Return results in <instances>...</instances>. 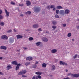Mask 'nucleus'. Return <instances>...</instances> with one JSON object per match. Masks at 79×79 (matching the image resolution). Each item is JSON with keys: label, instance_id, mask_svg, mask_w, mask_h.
Returning a JSON list of instances; mask_svg holds the SVG:
<instances>
[{"label": "nucleus", "instance_id": "nucleus-1", "mask_svg": "<svg viewBox=\"0 0 79 79\" xmlns=\"http://www.w3.org/2000/svg\"><path fill=\"white\" fill-rule=\"evenodd\" d=\"M27 72V71L26 70H23L19 72L18 73V75H22L23 74H26Z\"/></svg>", "mask_w": 79, "mask_h": 79}, {"label": "nucleus", "instance_id": "nucleus-2", "mask_svg": "<svg viewBox=\"0 0 79 79\" xmlns=\"http://www.w3.org/2000/svg\"><path fill=\"white\" fill-rule=\"evenodd\" d=\"M59 13L60 15H62V16H64L65 14V12H64V10H60V11Z\"/></svg>", "mask_w": 79, "mask_h": 79}, {"label": "nucleus", "instance_id": "nucleus-3", "mask_svg": "<svg viewBox=\"0 0 79 79\" xmlns=\"http://www.w3.org/2000/svg\"><path fill=\"white\" fill-rule=\"evenodd\" d=\"M5 11L6 13V17H8L10 16V13L8 12L7 10L5 9Z\"/></svg>", "mask_w": 79, "mask_h": 79}, {"label": "nucleus", "instance_id": "nucleus-4", "mask_svg": "<svg viewBox=\"0 0 79 79\" xmlns=\"http://www.w3.org/2000/svg\"><path fill=\"white\" fill-rule=\"evenodd\" d=\"M1 38L2 39L6 40V39H8V37L6 35H3L2 36Z\"/></svg>", "mask_w": 79, "mask_h": 79}, {"label": "nucleus", "instance_id": "nucleus-5", "mask_svg": "<svg viewBox=\"0 0 79 79\" xmlns=\"http://www.w3.org/2000/svg\"><path fill=\"white\" fill-rule=\"evenodd\" d=\"M26 2L27 5V6H30V5H31V2L28 0L26 1Z\"/></svg>", "mask_w": 79, "mask_h": 79}, {"label": "nucleus", "instance_id": "nucleus-6", "mask_svg": "<svg viewBox=\"0 0 79 79\" xmlns=\"http://www.w3.org/2000/svg\"><path fill=\"white\" fill-rule=\"evenodd\" d=\"M17 39H21L23 37V36L22 35H18L16 36Z\"/></svg>", "mask_w": 79, "mask_h": 79}, {"label": "nucleus", "instance_id": "nucleus-7", "mask_svg": "<svg viewBox=\"0 0 79 79\" xmlns=\"http://www.w3.org/2000/svg\"><path fill=\"white\" fill-rule=\"evenodd\" d=\"M60 65H64V64L65 65H67V63H65L64 62H62V61H60Z\"/></svg>", "mask_w": 79, "mask_h": 79}, {"label": "nucleus", "instance_id": "nucleus-8", "mask_svg": "<svg viewBox=\"0 0 79 79\" xmlns=\"http://www.w3.org/2000/svg\"><path fill=\"white\" fill-rule=\"evenodd\" d=\"M72 76L74 77H79V73L78 74H73Z\"/></svg>", "mask_w": 79, "mask_h": 79}, {"label": "nucleus", "instance_id": "nucleus-9", "mask_svg": "<svg viewBox=\"0 0 79 79\" xmlns=\"http://www.w3.org/2000/svg\"><path fill=\"white\" fill-rule=\"evenodd\" d=\"M0 49L3 50H6V47L5 46H2L0 47Z\"/></svg>", "mask_w": 79, "mask_h": 79}, {"label": "nucleus", "instance_id": "nucleus-10", "mask_svg": "<svg viewBox=\"0 0 79 79\" xmlns=\"http://www.w3.org/2000/svg\"><path fill=\"white\" fill-rule=\"evenodd\" d=\"M40 7H37L35 9L34 11L38 12V11H40Z\"/></svg>", "mask_w": 79, "mask_h": 79}, {"label": "nucleus", "instance_id": "nucleus-11", "mask_svg": "<svg viewBox=\"0 0 79 79\" xmlns=\"http://www.w3.org/2000/svg\"><path fill=\"white\" fill-rule=\"evenodd\" d=\"M26 60H29L30 61L32 60V57H28L26 58Z\"/></svg>", "mask_w": 79, "mask_h": 79}, {"label": "nucleus", "instance_id": "nucleus-12", "mask_svg": "<svg viewBox=\"0 0 79 79\" xmlns=\"http://www.w3.org/2000/svg\"><path fill=\"white\" fill-rule=\"evenodd\" d=\"M70 12V11L68 9L65 10V14H69Z\"/></svg>", "mask_w": 79, "mask_h": 79}, {"label": "nucleus", "instance_id": "nucleus-13", "mask_svg": "<svg viewBox=\"0 0 79 79\" xmlns=\"http://www.w3.org/2000/svg\"><path fill=\"white\" fill-rule=\"evenodd\" d=\"M39 27V25L38 24H35L33 25V27H34V28H37L38 27Z\"/></svg>", "mask_w": 79, "mask_h": 79}, {"label": "nucleus", "instance_id": "nucleus-14", "mask_svg": "<svg viewBox=\"0 0 79 79\" xmlns=\"http://www.w3.org/2000/svg\"><path fill=\"white\" fill-rule=\"evenodd\" d=\"M43 41L45 42H47L48 41V39L45 37H44L43 38Z\"/></svg>", "mask_w": 79, "mask_h": 79}, {"label": "nucleus", "instance_id": "nucleus-15", "mask_svg": "<svg viewBox=\"0 0 79 79\" xmlns=\"http://www.w3.org/2000/svg\"><path fill=\"white\" fill-rule=\"evenodd\" d=\"M57 52V50L56 49H52L51 51L52 53H56Z\"/></svg>", "mask_w": 79, "mask_h": 79}, {"label": "nucleus", "instance_id": "nucleus-16", "mask_svg": "<svg viewBox=\"0 0 79 79\" xmlns=\"http://www.w3.org/2000/svg\"><path fill=\"white\" fill-rule=\"evenodd\" d=\"M55 66L53 65H52V71H54V70H55Z\"/></svg>", "mask_w": 79, "mask_h": 79}, {"label": "nucleus", "instance_id": "nucleus-17", "mask_svg": "<svg viewBox=\"0 0 79 79\" xmlns=\"http://www.w3.org/2000/svg\"><path fill=\"white\" fill-rule=\"evenodd\" d=\"M11 64H15V65L16 66L17 65V62L16 61H13L11 62Z\"/></svg>", "mask_w": 79, "mask_h": 79}, {"label": "nucleus", "instance_id": "nucleus-18", "mask_svg": "<svg viewBox=\"0 0 79 79\" xmlns=\"http://www.w3.org/2000/svg\"><path fill=\"white\" fill-rule=\"evenodd\" d=\"M12 67L10 65H9L8 66H7V70H9L10 68H12Z\"/></svg>", "mask_w": 79, "mask_h": 79}, {"label": "nucleus", "instance_id": "nucleus-19", "mask_svg": "<svg viewBox=\"0 0 79 79\" xmlns=\"http://www.w3.org/2000/svg\"><path fill=\"white\" fill-rule=\"evenodd\" d=\"M42 66L43 68H45V67L47 66V64L45 63H44L42 64Z\"/></svg>", "mask_w": 79, "mask_h": 79}, {"label": "nucleus", "instance_id": "nucleus-20", "mask_svg": "<svg viewBox=\"0 0 79 79\" xmlns=\"http://www.w3.org/2000/svg\"><path fill=\"white\" fill-rule=\"evenodd\" d=\"M56 8H57V9H63V7H61V6H56Z\"/></svg>", "mask_w": 79, "mask_h": 79}, {"label": "nucleus", "instance_id": "nucleus-21", "mask_svg": "<svg viewBox=\"0 0 79 79\" xmlns=\"http://www.w3.org/2000/svg\"><path fill=\"white\" fill-rule=\"evenodd\" d=\"M25 14L26 15H27V14L31 15V12L30 11H28L27 12H26Z\"/></svg>", "mask_w": 79, "mask_h": 79}, {"label": "nucleus", "instance_id": "nucleus-22", "mask_svg": "<svg viewBox=\"0 0 79 79\" xmlns=\"http://www.w3.org/2000/svg\"><path fill=\"white\" fill-rule=\"evenodd\" d=\"M41 43L40 42H38L36 43V46H39L40 45Z\"/></svg>", "mask_w": 79, "mask_h": 79}, {"label": "nucleus", "instance_id": "nucleus-23", "mask_svg": "<svg viewBox=\"0 0 79 79\" xmlns=\"http://www.w3.org/2000/svg\"><path fill=\"white\" fill-rule=\"evenodd\" d=\"M35 74L37 75H41V74H42V73L40 72H36Z\"/></svg>", "mask_w": 79, "mask_h": 79}, {"label": "nucleus", "instance_id": "nucleus-24", "mask_svg": "<svg viewBox=\"0 0 79 79\" xmlns=\"http://www.w3.org/2000/svg\"><path fill=\"white\" fill-rule=\"evenodd\" d=\"M30 64V62H26L25 64L26 66H27L28 65H29V64Z\"/></svg>", "mask_w": 79, "mask_h": 79}, {"label": "nucleus", "instance_id": "nucleus-25", "mask_svg": "<svg viewBox=\"0 0 79 79\" xmlns=\"http://www.w3.org/2000/svg\"><path fill=\"white\" fill-rule=\"evenodd\" d=\"M28 39L29 40L31 41L32 40H33V38L32 37H30Z\"/></svg>", "mask_w": 79, "mask_h": 79}, {"label": "nucleus", "instance_id": "nucleus-26", "mask_svg": "<svg viewBox=\"0 0 79 79\" xmlns=\"http://www.w3.org/2000/svg\"><path fill=\"white\" fill-rule=\"evenodd\" d=\"M52 24L55 25V24H57V22L55 21H52Z\"/></svg>", "mask_w": 79, "mask_h": 79}, {"label": "nucleus", "instance_id": "nucleus-27", "mask_svg": "<svg viewBox=\"0 0 79 79\" xmlns=\"http://www.w3.org/2000/svg\"><path fill=\"white\" fill-rule=\"evenodd\" d=\"M67 36L69 37H71V33H69L67 35Z\"/></svg>", "mask_w": 79, "mask_h": 79}, {"label": "nucleus", "instance_id": "nucleus-28", "mask_svg": "<svg viewBox=\"0 0 79 79\" xmlns=\"http://www.w3.org/2000/svg\"><path fill=\"white\" fill-rule=\"evenodd\" d=\"M0 25L1 26H4V23L3 22H1V23H0Z\"/></svg>", "mask_w": 79, "mask_h": 79}, {"label": "nucleus", "instance_id": "nucleus-29", "mask_svg": "<svg viewBox=\"0 0 79 79\" xmlns=\"http://www.w3.org/2000/svg\"><path fill=\"white\" fill-rule=\"evenodd\" d=\"M73 74H71V73H69L67 75V76H73Z\"/></svg>", "mask_w": 79, "mask_h": 79}, {"label": "nucleus", "instance_id": "nucleus-30", "mask_svg": "<svg viewBox=\"0 0 79 79\" xmlns=\"http://www.w3.org/2000/svg\"><path fill=\"white\" fill-rule=\"evenodd\" d=\"M32 67L33 68H35L37 67V65H32Z\"/></svg>", "mask_w": 79, "mask_h": 79}, {"label": "nucleus", "instance_id": "nucleus-31", "mask_svg": "<svg viewBox=\"0 0 79 79\" xmlns=\"http://www.w3.org/2000/svg\"><path fill=\"white\" fill-rule=\"evenodd\" d=\"M55 5H52L51 6L50 8H55Z\"/></svg>", "mask_w": 79, "mask_h": 79}, {"label": "nucleus", "instance_id": "nucleus-32", "mask_svg": "<svg viewBox=\"0 0 79 79\" xmlns=\"http://www.w3.org/2000/svg\"><path fill=\"white\" fill-rule=\"evenodd\" d=\"M77 56V54L75 55V56H74V57H73V59L74 60V59H76V57Z\"/></svg>", "mask_w": 79, "mask_h": 79}, {"label": "nucleus", "instance_id": "nucleus-33", "mask_svg": "<svg viewBox=\"0 0 79 79\" xmlns=\"http://www.w3.org/2000/svg\"><path fill=\"white\" fill-rule=\"evenodd\" d=\"M10 4H11V5H15V3L13 1H11L10 2Z\"/></svg>", "mask_w": 79, "mask_h": 79}, {"label": "nucleus", "instance_id": "nucleus-34", "mask_svg": "<svg viewBox=\"0 0 79 79\" xmlns=\"http://www.w3.org/2000/svg\"><path fill=\"white\" fill-rule=\"evenodd\" d=\"M19 67L18 66H17L16 67L15 70L16 71H17L18 69H19Z\"/></svg>", "mask_w": 79, "mask_h": 79}, {"label": "nucleus", "instance_id": "nucleus-35", "mask_svg": "<svg viewBox=\"0 0 79 79\" xmlns=\"http://www.w3.org/2000/svg\"><path fill=\"white\" fill-rule=\"evenodd\" d=\"M56 13L57 14V15H58L59 13V10H56Z\"/></svg>", "mask_w": 79, "mask_h": 79}, {"label": "nucleus", "instance_id": "nucleus-36", "mask_svg": "<svg viewBox=\"0 0 79 79\" xmlns=\"http://www.w3.org/2000/svg\"><path fill=\"white\" fill-rule=\"evenodd\" d=\"M52 27L53 29H56V26H52Z\"/></svg>", "mask_w": 79, "mask_h": 79}, {"label": "nucleus", "instance_id": "nucleus-37", "mask_svg": "<svg viewBox=\"0 0 79 79\" xmlns=\"http://www.w3.org/2000/svg\"><path fill=\"white\" fill-rule=\"evenodd\" d=\"M12 31V30H10L7 31V32H8V33H10V32H11Z\"/></svg>", "mask_w": 79, "mask_h": 79}, {"label": "nucleus", "instance_id": "nucleus-38", "mask_svg": "<svg viewBox=\"0 0 79 79\" xmlns=\"http://www.w3.org/2000/svg\"><path fill=\"white\" fill-rule=\"evenodd\" d=\"M37 77L39 78V79H41L42 78V77H41V76L40 75H38L37 76Z\"/></svg>", "mask_w": 79, "mask_h": 79}, {"label": "nucleus", "instance_id": "nucleus-39", "mask_svg": "<svg viewBox=\"0 0 79 79\" xmlns=\"http://www.w3.org/2000/svg\"><path fill=\"white\" fill-rule=\"evenodd\" d=\"M55 17L56 18H59L60 17L59 16H58V15H55Z\"/></svg>", "mask_w": 79, "mask_h": 79}, {"label": "nucleus", "instance_id": "nucleus-40", "mask_svg": "<svg viewBox=\"0 0 79 79\" xmlns=\"http://www.w3.org/2000/svg\"><path fill=\"white\" fill-rule=\"evenodd\" d=\"M17 66H18L19 67L20 66H21V64H18V63H17Z\"/></svg>", "mask_w": 79, "mask_h": 79}, {"label": "nucleus", "instance_id": "nucleus-41", "mask_svg": "<svg viewBox=\"0 0 79 79\" xmlns=\"http://www.w3.org/2000/svg\"><path fill=\"white\" fill-rule=\"evenodd\" d=\"M19 6H24V4H19Z\"/></svg>", "mask_w": 79, "mask_h": 79}, {"label": "nucleus", "instance_id": "nucleus-42", "mask_svg": "<svg viewBox=\"0 0 79 79\" xmlns=\"http://www.w3.org/2000/svg\"><path fill=\"white\" fill-rule=\"evenodd\" d=\"M1 19H3V16L0 15V21L1 20Z\"/></svg>", "mask_w": 79, "mask_h": 79}, {"label": "nucleus", "instance_id": "nucleus-43", "mask_svg": "<svg viewBox=\"0 0 79 79\" xmlns=\"http://www.w3.org/2000/svg\"><path fill=\"white\" fill-rule=\"evenodd\" d=\"M42 31L41 28H40L38 29V31Z\"/></svg>", "mask_w": 79, "mask_h": 79}, {"label": "nucleus", "instance_id": "nucleus-44", "mask_svg": "<svg viewBox=\"0 0 79 79\" xmlns=\"http://www.w3.org/2000/svg\"><path fill=\"white\" fill-rule=\"evenodd\" d=\"M63 27H65L66 26V24H64L63 25Z\"/></svg>", "mask_w": 79, "mask_h": 79}, {"label": "nucleus", "instance_id": "nucleus-45", "mask_svg": "<svg viewBox=\"0 0 79 79\" xmlns=\"http://www.w3.org/2000/svg\"><path fill=\"white\" fill-rule=\"evenodd\" d=\"M48 9V10H50V8H49V6H47L46 7Z\"/></svg>", "mask_w": 79, "mask_h": 79}, {"label": "nucleus", "instance_id": "nucleus-46", "mask_svg": "<svg viewBox=\"0 0 79 79\" xmlns=\"http://www.w3.org/2000/svg\"><path fill=\"white\" fill-rule=\"evenodd\" d=\"M23 48H24L25 50H27V48H25V47H23Z\"/></svg>", "mask_w": 79, "mask_h": 79}, {"label": "nucleus", "instance_id": "nucleus-47", "mask_svg": "<svg viewBox=\"0 0 79 79\" xmlns=\"http://www.w3.org/2000/svg\"><path fill=\"white\" fill-rule=\"evenodd\" d=\"M3 73H2V72H0V75H3Z\"/></svg>", "mask_w": 79, "mask_h": 79}, {"label": "nucleus", "instance_id": "nucleus-48", "mask_svg": "<svg viewBox=\"0 0 79 79\" xmlns=\"http://www.w3.org/2000/svg\"><path fill=\"white\" fill-rule=\"evenodd\" d=\"M26 76L24 75H23L22 76V77H26Z\"/></svg>", "mask_w": 79, "mask_h": 79}, {"label": "nucleus", "instance_id": "nucleus-49", "mask_svg": "<svg viewBox=\"0 0 79 79\" xmlns=\"http://www.w3.org/2000/svg\"><path fill=\"white\" fill-rule=\"evenodd\" d=\"M63 79H70V78H69V77H67V78H64Z\"/></svg>", "mask_w": 79, "mask_h": 79}, {"label": "nucleus", "instance_id": "nucleus-50", "mask_svg": "<svg viewBox=\"0 0 79 79\" xmlns=\"http://www.w3.org/2000/svg\"><path fill=\"white\" fill-rule=\"evenodd\" d=\"M2 13V10H0V15H1Z\"/></svg>", "mask_w": 79, "mask_h": 79}, {"label": "nucleus", "instance_id": "nucleus-51", "mask_svg": "<svg viewBox=\"0 0 79 79\" xmlns=\"http://www.w3.org/2000/svg\"><path fill=\"white\" fill-rule=\"evenodd\" d=\"M20 16L21 17H23L24 16V15H23V14H21V15H20Z\"/></svg>", "mask_w": 79, "mask_h": 79}, {"label": "nucleus", "instance_id": "nucleus-52", "mask_svg": "<svg viewBox=\"0 0 79 79\" xmlns=\"http://www.w3.org/2000/svg\"><path fill=\"white\" fill-rule=\"evenodd\" d=\"M38 63H39V62H38V61H36L35 63V64H37Z\"/></svg>", "mask_w": 79, "mask_h": 79}, {"label": "nucleus", "instance_id": "nucleus-53", "mask_svg": "<svg viewBox=\"0 0 79 79\" xmlns=\"http://www.w3.org/2000/svg\"><path fill=\"white\" fill-rule=\"evenodd\" d=\"M56 10V9H55V7L53 8V11H55Z\"/></svg>", "mask_w": 79, "mask_h": 79}, {"label": "nucleus", "instance_id": "nucleus-54", "mask_svg": "<svg viewBox=\"0 0 79 79\" xmlns=\"http://www.w3.org/2000/svg\"><path fill=\"white\" fill-rule=\"evenodd\" d=\"M14 42V40H13L12 41H10V42L11 43H13V42Z\"/></svg>", "mask_w": 79, "mask_h": 79}, {"label": "nucleus", "instance_id": "nucleus-55", "mask_svg": "<svg viewBox=\"0 0 79 79\" xmlns=\"http://www.w3.org/2000/svg\"><path fill=\"white\" fill-rule=\"evenodd\" d=\"M35 79V76H34L33 77L32 79Z\"/></svg>", "mask_w": 79, "mask_h": 79}, {"label": "nucleus", "instance_id": "nucleus-56", "mask_svg": "<svg viewBox=\"0 0 79 79\" xmlns=\"http://www.w3.org/2000/svg\"><path fill=\"white\" fill-rule=\"evenodd\" d=\"M2 58L3 57H0V60H2Z\"/></svg>", "mask_w": 79, "mask_h": 79}, {"label": "nucleus", "instance_id": "nucleus-57", "mask_svg": "<svg viewBox=\"0 0 79 79\" xmlns=\"http://www.w3.org/2000/svg\"><path fill=\"white\" fill-rule=\"evenodd\" d=\"M77 29H79V26H78L77 27Z\"/></svg>", "mask_w": 79, "mask_h": 79}, {"label": "nucleus", "instance_id": "nucleus-58", "mask_svg": "<svg viewBox=\"0 0 79 79\" xmlns=\"http://www.w3.org/2000/svg\"><path fill=\"white\" fill-rule=\"evenodd\" d=\"M14 32H16V30H15V29H14Z\"/></svg>", "mask_w": 79, "mask_h": 79}, {"label": "nucleus", "instance_id": "nucleus-59", "mask_svg": "<svg viewBox=\"0 0 79 79\" xmlns=\"http://www.w3.org/2000/svg\"><path fill=\"white\" fill-rule=\"evenodd\" d=\"M72 41H74V39H72Z\"/></svg>", "mask_w": 79, "mask_h": 79}, {"label": "nucleus", "instance_id": "nucleus-60", "mask_svg": "<svg viewBox=\"0 0 79 79\" xmlns=\"http://www.w3.org/2000/svg\"><path fill=\"white\" fill-rule=\"evenodd\" d=\"M46 33H48V31H47L46 32Z\"/></svg>", "mask_w": 79, "mask_h": 79}, {"label": "nucleus", "instance_id": "nucleus-61", "mask_svg": "<svg viewBox=\"0 0 79 79\" xmlns=\"http://www.w3.org/2000/svg\"><path fill=\"white\" fill-rule=\"evenodd\" d=\"M66 72H68V70L66 69L65 70Z\"/></svg>", "mask_w": 79, "mask_h": 79}, {"label": "nucleus", "instance_id": "nucleus-62", "mask_svg": "<svg viewBox=\"0 0 79 79\" xmlns=\"http://www.w3.org/2000/svg\"><path fill=\"white\" fill-rule=\"evenodd\" d=\"M17 51H18V52H19V51H20V50H17Z\"/></svg>", "mask_w": 79, "mask_h": 79}, {"label": "nucleus", "instance_id": "nucleus-63", "mask_svg": "<svg viewBox=\"0 0 79 79\" xmlns=\"http://www.w3.org/2000/svg\"><path fill=\"white\" fill-rule=\"evenodd\" d=\"M35 79H38V78L36 77Z\"/></svg>", "mask_w": 79, "mask_h": 79}, {"label": "nucleus", "instance_id": "nucleus-64", "mask_svg": "<svg viewBox=\"0 0 79 79\" xmlns=\"http://www.w3.org/2000/svg\"><path fill=\"white\" fill-rule=\"evenodd\" d=\"M0 29H1V28H0Z\"/></svg>", "mask_w": 79, "mask_h": 79}]
</instances>
